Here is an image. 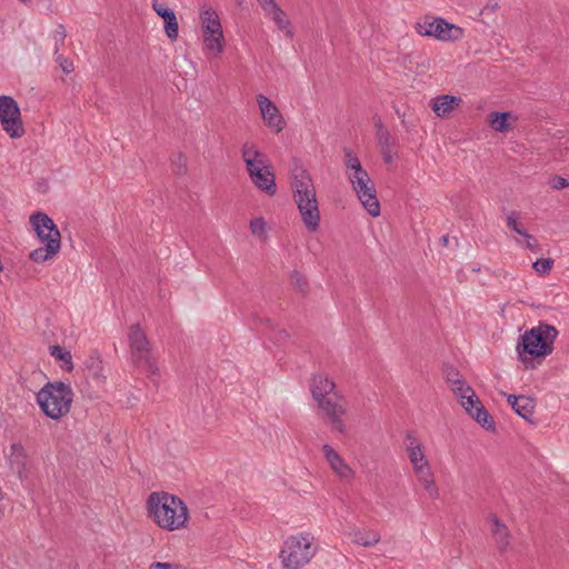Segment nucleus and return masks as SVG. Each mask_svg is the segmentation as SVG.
Masks as SVG:
<instances>
[{
	"label": "nucleus",
	"instance_id": "nucleus-1",
	"mask_svg": "<svg viewBox=\"0 0 569 569\" xmlns=\"http://www.w3.org/2000/svg\"><path fill=\"white\" fill-rule=\"evenodd\" d=\"M146 519L163 532L188 530L191 525V510L187 501L167 490H153L143 500Z\"/></svg>",
	"mask_w": 569,
	"mask_h": 569
},
{
	"label": "nucleus",
	"instance_id": "nucleus-2",
	"mask_svg": "<svg viewBox=\"0 0 569 569\" xmlns=\"http://www.w3.org/2000/svg\"><path fill=\"white\" fill-rule=\"evenodd\" d=\"M558 329L548 322H538L525 329L516 345L517 360L523 371H533L543 365L556 349Z\"/></svg>",
	"mask_w": 569,
	"mask_h": 569
},
{
	"label": "nucleus",
	"instance_id": "nucleus-3",
	"mask_svg": "<svg viewBox=\"0 0 569 569\" xmlns=\"http://www.w3.org/2000/svg\"><path fill=\"white\" fill-rule=\"evenodd\" d=\"M310 396L317 409L327 418L332 431L346 435L345 417L348 413L343 397L338 390L336 379L326 371L313 372L309 383Z\"/></svg>",
	"mask_w": 569,
	"mask_h": 569
},
{
	"label": "nucleus",
	"instance_id": "nucleus-4",
	"mask_svg": "<svg viewBox=\"0 0 569 569\" xmlns=\"http://www.w3.org/2000/svg\"><path fill=\"white\" fill-rule=\"evenodd\" d=\"M28 222L41 244L29 252V260L36 264L53 261L62 249V234L59 227L51 217L42 211L31 213Z\"/></svg>",
	"mask_w": 569,
	"mask_h": 569
},
{
	"label": "nucleus",
	"instance_id": "nucleus-5",
	"mask_svg": "<svg viewBox=\"0 0 569 569\" xmlns=\"http://www.w3.org/2000/svg\"><path fill=\"white\" fill-rule=\"evenodd\" d=\"M319 546L308 530H296L283 538L278 559L283 569H303L316 558Z\"/></svg>",
	"mask_w": 569,
	"mask_h": 569
},
{
	"label": "nucleus",
	"instance_id": "nucleus-6",
	"mask_svg": "<svg viewBox=\"0 0 569 569\" xmlns=\"http://www.w3.org/2000/svg\"><path fill=\"white\" fill-rule=\"evenodd\" d=\"M198 26L202 51L208 59H220L227 50V37L220 12L210 3L200 7Z\"/></svg>",
	"mask_w": 569,
	"mask_h": 569
},
{
	"label": "nucleus",
	"instance_id": "nucleus-7",
	"mask_svg": "<svg viewBox=\"0 0 569 569\" xmlns=\"http://www.w3.org/2000/svg\"><path fill=\"white\" fill-rule=\"evenodd\" d=\"M449 388L463 413L488 432L497 431V423L476 390L463 379H448Z\"/></svg>",
	"mask_w": 569,
	"mask_h": 569
},
{
	"label": "nucleus",
	"instance_id": "nucleus-8",
	"mask_svg": "<svg viewBox=\"0 0 569 569\" xmlns=\"http://www.w3.org/2000/svg\"><path fill=\"white\" fill-rule=\"evenodd\" d=\"M74 392L69 382L51 380L37 392L36 401L41 412L51 420H60L69 415Z\"/></svg>",
	"mask_w": 569,
	"mask_h": 569
},
{
	"label": "nucleus",
	"instance_id": "nucleus-9",
	"mask_svg": "<svg viewBox=\"0 0 569 569\" xmlns=\"http://www.w3.org/2000/svg\"><path fill=\"white\" fill-rule=\"evenodd\" d=\"M242 158L252 184L268 196L277 193L276 174L266 156L256 146H246Z\"/></svg>",
	"mask_w": 569,
	"mask_h": 569
},
{
	"label": "nucleus",
	"instance_id": "nucleus-10",
	"mask_svg": "<svg viewBox=\"0 0 569 569\" xmlns=\"http://www.w3.org/2000/svg\"><path fill=\"white\" fill-rule=\"evenodd\" d=\"M413 30L419 37L430 38L442 43H457L466 37L463 27L435 14H425L418 18L413 23Z\"/></svg>",
	"mask_w": 569,
	"mask_h": 569
},
{
	"label": "nucleus",
	"instance_id": "nucleus-11",
	"mask_svg": "<svg viewBox=\"0 0 569 569\" xmlns=\"http://www.w3.org/2000/svg\"><path fill=\"white\" fill-rule=\"evenodd\" d=\"M407 457L412 467L415 477L421 486L423 492L437 499L440 495L439 487L436 481L435 473L430 467L429 460L425 452L423 445L416 438H411L406 448Z\"/></svg>",
	"mask_w": 569,
	"mask_h": 569
},
{
	"label": "nucleus",
	"instance_id": "nucleus-12",
	"mask_svg": "<svg viewBox=\"0 0 569 569\" xmlns=\"http://www.w3.org/2000/svg\"><path fill=\"white\" fill-rule=\"evenodd\" d=\"M0 130L13 141L22 140L27 136L21 108L11 96H0Z\"/></svg>",
	"mask_w": 569,
	"mask_h": 569
},
{
	"label": "nucleus",
	"instance_id": "nucleus-13",
	"mask_svg": "<svg viewBox=\"0 0 569 569\" xmlns=\"http://www.w3.org/2000/svg\"><path fill=\"white\" fill-rule=\"evenodd\" d=\"M127 343L133 365L138 368H151V341L140 323H132L127 329Z\"/></svg>",
	"mask_w": 569,
	"mask_h": 569
},
{
	"label": "nucleus",
	"instance_id": "nucleus-14",
	"mask_svg": "<svg viewBox=\"0 0 569 569\" xmlns=\"http://www.w3.org/2000/svg\"><path fill=\"white\" fill-rule=\"evenodd\" d=\"M256 103L263 126L272 133H281L287 121L279 107L263 93L256 96Z\"/></svg>",
	"mask_w": 569,
	"mask_h": 569
},
{
	"label": "nucleus",
	"instance_id": "nucleus-15",
	"mask_svg": "<svg viewBox=\"0 0 569 569\" xmlns=\"http://www.w3.org/2000/svg\"><path fill=\"white\" fill-rule=\"evenodd\" d=\"M321 452L329 469L339 480L350 482L356 478V470L331 445H323L321 447Z\"/></svg>",
	"mask_w": 569,
	"mask_h": 569
},
{
	"label": "nucleus",
	"instance_id": "nucleus-16",
	"mask_svg": "<svg viewBox=\"0 0 569 569\" xmlns=\"http://www.w3.org/2000/svg\"><path fill=\"white\" fill-rule=\"evenodd\" d=\"M519 117L513 111L491 110L486 114L485 122L492 133L506 137L512 133Z\"/></svg>",
	"mask_w": 569,
	"mask_h": 569
},
{
	"label": "nucleus",
	"instance_id": "nucleus-17",
	"mask_svg": "<svg viewBox=\"0 0 569 569\" xmlns=\"http://www.w3.org/2000/svg\"><path fill=\"white\" fill-rule=\"evenodd\" d=\"M290 187L295 202L317 197L313 180L302 167H296L291 170Z\"/></svg>",
	"mask_w": 569,
	"mask_h": 569
},
{
	"label": "nucleus",
	"instance_id": "nucleus-18",
	"mask_svg": "<svg viewBox=\"0 0 569 569\" xmlns=\"http://www.w3.org/2000/svg\"><path fill=\"white\" fill-rule=\"evenodd\" d=\"M347 176L357 196L376 188L370 176L356 157H349L347 160Z\"/></svg>",
	"mask_w": 569,
	"mask_h": 569
},
{
	"label": "nucleus",
	"instance_id": "nucleus-19",
	"mask_svg": "<svg viewBox=\"0 0 569 569\" xmlns=\"http://www.w3.org/2000/svg\"><path fill=\"white\" fill-rule=\"evenodd\" d=\"M462 102L461 97L439 94L431 99L430 108L437 118L449 120L460 110Z\"/></svg>",
	"mask_w": 569,
	"mask_h": 569
},
{
	"label": "nucleus",
	"instance_id": "nucleus-20",
	"mask_svg": "<svg viewBox=\"0 0 569 569\" xmlns=\"http://www.w3.org/2000/svg\"><path fill=\"white\" fill-rule=\"evenodd\" d=\"M152 10L161 18L163 22V32L170 42H176L179 39V20L173 9L163 2L154 0L152 2Z\"/></svg>",
	"mask_w": 569,
	"mask_h": 569
},
{
	"label": "nucleus",
	"instance_id": "nucleus-21",
	"mask_svg": "<svg viewBox=\"0 0 569 569\" xmlns=\"http://www.w3.org/2000/svg\"><path fill=\"white\" fill-rule=\"evenodd\" d=\"M348 539L362 548L371 549L381 541V535L378 530L362 526H351L347 531Z\"/></svg>",
	"mask_w": 569,
	"mask_h": 569
},
{
	"label": "nucleus",
	"instance_id": "nucleus-22",
	"mask_svg": "<svg viewBox=\"0 0 569 569\" xmlns=\"http://www.w3.org/2000/svg\"><path fill=\"white\" fill-rule=\"evenodd\" d=\"M301 220L309 231H316L320 224V210L318 198L313 197L308 200L296 202Z\"/></svg>",
	"mask_w": 569,
	"mask_h": 569
},
{
	"label": "nucleus",
	"instance_id": "nucleus-23",
	"mask_svg": "<svg viewBox=\"0 0 569 569\" xmlns=\"http://www.w3.org/2000/svg\"><path fill=\"white\" fill-rule=\"evenodd\" d=\"M378 148L386 164H392L398 158L396 140L388 129L380 126L376 133Z\"/></svg>",
	"mask_w": 569,
	"mask_h": 569
},
{
	"label": "nucleus",
	"instance_id": "nucleus-24",
	"mask_svg": "<svg viewBox=\"0 0 569 569\" xmlns=\"http://www.w3.org/2000/svg\"><path fill=\"white\" fill-rule=\"evenodd\" d=\"M488 525L491 537L500 549H506L511 541V532L507 523L496 513L488 517Z\"/></svg>",
	"mask_w": 569,
	"mask_h": 569
},
{
	"label": "nucleus",
	"instance_id": "nucleus-25",
	"mask_svg": "<svg viewBox=\"0 0 569 569\" xmlns=\"http://www.w3.org/2000/svg\"><path fill=\"white\" fill-rule=\"evenodd\" d=\"M508 405L521 418L531 421L536 410V399L529 396H513L507 398Z\"/></svg>",
	"mask_w": 569,
	"mask_h": 569
},
{
	"label": "nucleus",
	"instance_id": "nucleus-26",
	"mask_svg": "<svg viewBox=\"0 0 569 569\" xmlns=\"http://www.w3.org/2000/svg\"><path fill=\"white\" fill-rule=\"evenodd\" d=\"M49 356L64 373H71L74 369L72 353L66 347L60 345H51L48 348Z\"/></svg>",
	"mask_w": 569,
	"mask_h": 569
},
{
	"label": "nucleus",
	"instance_id": "nucleus-27",
	"mask_svg": "<svg viewBox=\"0 0 569 569\" xmlns=\"http://www.w3.org/2000/svg\"><path fill=\"white\" fill-rule=\"evenodd\" d=\"M365 210L373 218L380 216V202L377 197L376 188L371 191L362 192L357 196Z\"/></svg>",
	"mask_w": 569,
	"mask_h": 569
},
{
	"label": "nucleus",
	"instance_id": "nucleus-28",
	"mask_svg": "<svg viewBox=\"0 0 569 569\" xmlns=\"http://www.w3.org/2000/svg\"><path fill=\"white\" fill-rule=\"evenodd\" d=\"M249 229L253 237L259 240H267L269 233V226L264 218L253 217L249 221Z\"/></svg>",
	"mask_w": 569,
	"mask_h": 569
},
{
	"label": "nucleus",
	"instance_id": "nucleus-29",
	"mask_svg": "<svg viewBox=\"0 0 569 569\" xmlns=\"http://www.w3.org/2000/svg\"><path fill=\"white\" fill-rule=\"evenodd\" d=\"M267 16L272 19L280 30H286L289 27L287 14L279 6Z\"/></svg>",
	"mask_w": 569,
	"mask_h": 569
},
{
	"label": "nucleus",
	"instance_id": "nucleus-30",
	"mask_svg": "<svg viewBox=\"0 0 569 569\" xmlns=\"http://www.w3.org/2000/svg\"><path fill=\"white\" fill-rule=\"evenodd\" d=\"M553 268V260L550 258H541L532 263V269L539 276L548 274Z\"/></svg>",
	"mask_w": 569,
	"mask_h": 569
},
{
	"label": "nucleus",
	"instance_id": "nucleus-31",
	"mask_svg": "<svg viewBox=\"0 0 569 569\" xmlns=\"http://www.w3.org/2000/svg\"><path fill=\"white\" fill-rule=\"evenodd\" d=\"M57 61H58L60 70L63 73L69 74L74 71V62L72 59L64 57V56H59Z\"/></svg>",
	"mask_w": 569,
	"mask_h": 569
},
{
	"label": "nucleus",
	"instance_id": "nucleus-32",
	"mask_svg": "<svg viewBox=\"0 0 569 569\" xmlns=\"http://www.w3.org/2000/svg\"><path fill=\"white\" fill-rule=\"evenodd\" d=\"M550 187L555 190H563L569 186L568 179L561 176H555L550 179Z\"/></svg>",
	"mask_w": 569,
	"mask_h": 569
},
{
	"label": "nucleus",
	"instance_id": "nucleus-33",
	"mask_svg": "<svg viewBox=\"0 0 569 569\" xmlns=\"http://www.w3.org/2000/svg\"><path fill=\"white\" fill-rule=\"evenodd\" d=\"M507 226H508V228H510L511 230H513L518 234L523 236V237H528V234L525 231V229L522 228V226L515 218L509 217L507 219Z\"/></svg>",
	"mask_w": 569,
	"mask_h": 569
},
{
	"label": "nucleus",
	"instance_id": "nucleus-34",
	"mask_svg": "<svg viewBox=\"0 0 569 569\" xmlns=\"http://www.w3.org/2000/svg\"><path fill=\"white\" fill-rule=\"evenodd\" d=\"M263 12L268 14L278 7L276 0H257Z\"/></svg>",
	"mask_w": 569,
	"mask_h": 569
},
{
	"label": "nucleus",
	"instance_id": "nucleus-35",
	"mask_svg": "<svg viewBox=\"0 0 569 569\" xmlns=\"http://www.w3.org/2000/svg\"><path fill=\"white\" fill-rule=\"evenodd\" d=\"M57 32H58V34H60V36H61V38H64V36H66V29H64V27H63V26L59 24V26H58V28H57Z\"/></svg>",
	"mask_w": 569,
	"mask_h": 569
},
{
	"label": "nucleus",
	"instance_id": "nucleus-36",
	"mask_svg": "<svg viewBox=\"0 0 569 569\" xmlns=\"http://www.w3.org/2000/svg\"><path fill=\"white\" fill-rule=\"evenodd\" d=\"M19 1H20V2H22V3H26V2H28L29 0H19Z\"/></svg>",
	"mask_w": 569,
	"mask_h": 569
}]
</instances>
